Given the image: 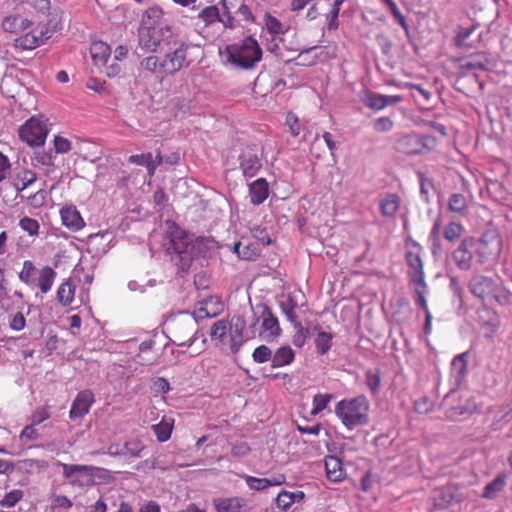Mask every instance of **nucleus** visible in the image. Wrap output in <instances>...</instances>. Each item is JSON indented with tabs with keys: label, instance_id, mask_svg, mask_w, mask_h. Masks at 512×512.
<instances>
[{
	"label": "nucleus",
	"instance_id": "nucleus-26",
	"mask_svg": "<svg viewBox=\"0 0 512 512\" xmlns=\"http://www.w3.org/2000/svg\"><path fill=\"white\" fill-rule=\"evenodd\" d=\"M92 59L97 66H105L111 56L110 46L103 41L93 42L90 47Z\"/></svg>",
	"mask_w": 512,
	"mask_h": 512
},
{
	"label": "nucleus",
	"instance_id": "nucleus-5",
	"mask_svg": "<svg viewBox=\"0 0 512 512\" xmlns=\"http://www.w3.org/2000/svg\"><path fill=\"white\" fill-rule=\"evenodd\" d=\"M472 247L476 262L485 266V269H490L498 262L502 251V238L497 230L489 229L479 238L472 237Z\"/></svg>",
	"mask_w": 512,
	"mask_h": 512
},
{
	"label": "nucleus",
	"instance_id": "nucleus-62",
	"mask_svg": "<svg viewBox=\"0 0 512 512\" xmlns=\"http://www.w3.org/2000/svg\"><path fill=\"white\" fill-rule=\"evenodd\" d=\"M153 389L158 393H167L170 390L169 382L162 377H158L153 381Z\"/></svg>",
	"mask_w": 512,
	"mask_h": 512
},
{
	"label": "nucleus",
	"instance_id": "nucleus-3",
	"mask_svg": "<svg viewBox=\"0 0 512 512\" xmlns=\"http://www.w3.org/2000/svg\"><path fill=\"white\" fill-rule=\"evenodd\" d=\"M370 404L366 396L358 395L353 398L340 400L335 405V414L348 430L368 423Z\"/></svg>",
	"mask_w": 512,
	"mask_h": 512
},
{
	"label": "nucleus",
	"instance_id": "nucleus-15",
	"mask_svg": "<svg viewBox=\"0 0 512 512\" xmlns=\"http://www.w3.org/2000/svg\"><path fill=\"white\" fill-rule=\"evenodd\" d=\"M475 253L472 247V237L464 238L452 252L451 258L460 270H470Z\"/></svg>",
	"mask_w": 512,
	"mask_h": 512
},
{
	"label": "nucleus",
	"instance_id": "nucleus-61",
	"mask_svg": "<svg viewBox=\"0 0 512 512\" xmlns=\"http://www.w3.org/2000/svg\"><path fill=\"white\" fill-rule=\"evenodd\" d=\"M414 408L418 413H427L432 408V402L427 397H423L415 401Z\"/></svg>",
	"mask_w": 512,
	"mask_h": 512
},
{
	"label": "nucleus",
	"instance_id": "nucleus-25",
	"mask_svg": "<svg viewBox=\"0 0 512 512\" xmlns=\"http://www.w3.org/2000/svg\"><path fill=\"white\" fill-rule=\"evenodd\" d=\"M139 67L142 71L152 73L156 77L162 78L163 76L168 75L162 57H158L156 55L144 57L140 61Z\"/></svg>",
	"mask_w": 512,
	"mask_h": 512
},
{
	"label": "nucleus",
	"instance_id": "nucleus-56",
	"mask_svg": "<svg viewBox=\"0 0 512 512\" xmlns=\"http://www.w3.org/2000/svg\"><path fill=\"white\" fill-rule=\"evenodd\" d=\"M72 506V501L64 495H56L52 498V508L68 509Z\"/></svg>",
	"mask_w": 512,
	"mask_h": 512
},
{
	"label": "nucleus",
	"instance_id": "nucleus-60",
	"mask_svg": "<svg viewBox=\"0 0 512 512\" xmlns=\"http://www.w3.org/2000/svg\"><path fill=\"white\" fill-rule=\"evenodd\" d=\"M389 10L391 12V14L393 15V17L395 18V20L398 22V24L404 28L405 30L408 29V25L406 23V20H405V17L404 15L401 13V11L399 10V8L397 7L396 3L392 4L390 7H389Z\"/></svg>",
	"mask_w": 512,
	"mask_h": 512
},
{
	"label": "nucleus",
	"instance_id": "nucleus-39",
	"mask_svg": "<svg viewBox=\"0 0 512 512\" xmlns=\"http://www.w3.org/2000/svg\"><path fill=\"white\" fill-rule=\"evenodd\" d=\"M144 449V445L140 440H130L123 443V454L122 457L137 458L141 456V452Z\"/></svg>",
	"mask_w": 512,
	"mask_h": 512
},
{
	"label": "nucleus",
	"instance_id": "nucleus-59",
	"mask_svg": "<svg viewBox=\"0 0 512 512\" xmlns=\"http://www.w3.org/2000/svg\"><path fill=\"white\" fill-rule=\"evenodd\" d=\"M47 193L44 190H38L34 195L29 197V203L35 207H41L44 205Z\"/></svg>",
	"mask_w": 512,
	"mask_h": 512
},
{
	"label": "nucleus",
	"instance_id": "nucleus-23",
	"mask_svg": "<svg viewBox=\"0 0 512 512\" xmlns=\"http://www.w3.org/2000/svg\"><path fill=\"white\" fill-rule=\"evenodd\" d=\"M213 506L217 512H241L246 500L242 497H218L213 500Z\"/></svg>",
	"mask_w": 512,
	"mask_h": 512
},
{
	"label": "nucleus",
	"instance_id": "nucleus-37",
	"mask_svg": "<svg viewBox=\"0 0 512 512\" xmlns=\"http://www.w3.org/2000/svg\"><path fill=\"white\" fill-rule=\"evenodd\" d=\"M333 396L332 394L326 393L321 394L318 393L313 397L312 400V409H311V415L316 416L319 413H321L323 410H325L332 400Z\"/></svg>",
	"mask_w": 512,
	"mask_h": 512
},
{
	"label": "nucleus",
	"instance_id": "nucleus-46",
	"mask_svg": "<svg viewBox=\"0 0 512 512\" xmlns=\"http://www.w3.org/2000/svg\"><path fill=\"white\" fill-rule=\"evenodd\" d=\"M488 60L483 54L465 60L463 66L472 70H485L487 68Z\"/></svg>",
	"mask_w": 512,
	"mask_h": 512
},
{
	"label": "nucleus",
	"instance_id": "nucleus-19",
	"mask_svg": "<svg viewBox=\"0 0 512 512\" xmlns=\"http://www.w3.org/2000/svg\"><path fill=\"white\" fill-rule=\"evenodd\" d=\"M239 166L246 178L254 177L262 164L258 154L253 149H247L239 155Z\"/></svg>",
	"mask_w": 512,
	"mask_h": 512
},
{
	"label": "nucleus",
	"instance_id": "nucleus-13",
	"mask_svg": "<svg viewBox=\"0 0 512 512\" xmlns=\"http://www.w3.org/2000/svg\"><path fill=\"white\" fill-rule=\"evenodd\" d=\"M469 289L474 296L482 300H488L492 297L499 301L497 294L499 286L490 277L483 275L473 276L469 282Z\"/></svg>",
	"mask_w": 512,
	"mask_h": 512
},
{
	"label": "nucleus",
	"instance_id": "nucleus-18",
	"mask_svg": "<svg viewBox=\"0 0 512 512\" xmlns=\"http://www.w3.org/2000/svg\"><path fill=\"white\" fill-rule=\"evenodd\" d=\"M340 456H326L325 457V471L326 476L331 482H340L346 477V471L343 468V459L346 457V446H343L340 451Z\"/></svg>",
	"mask_w": 512,
	"mask_h": 512
},
{
	"label": "nucleus",
	"instance_id": "nucleus-30",
	"mask_svg": "<svg viewBox=\"0 0 512 512\" xmlns=\"http://www.w3.org/2000/svg\"><path fill=\"white\" fill-rule=\"evenodd\" d=\"M163 15L164 12L162 8L158 6L150 7L144 12L140 26L157 27L164 25L163 23H160Z\"/></svg>",
	"mask_w": 512,
	"mask_h": 512
},
{
	"label": "nucleus",
	"instance_id": "nucleus-4",
	"mask_svg": "<svg viewBox=\"0 0 512 512\" xmlns=\"http://www.w3.org/2000/svg\"><path fill=\"white\" fill-rule=\"evenodd\" d=\"M227 61L237 68L253 69L262 59V48L251 36L226 47Z\"/></svg>",
	"mask_w": 512,
	"mask_h": 512
},
{
	"label": "nucleus",
	"instance_id": "nucleus-10",
	"mask_svg": "<svg viewBox=\"0 0 512 512\" xmlns=\"http://www.w3.org/2000/svg\"><path fill=\"white\" fill-rule=\"evenodd\" d=\"M166 247L169 253L177 254L180 260L186 265H189L196 256V243L192 241L188 233L179 228H175V230L170 233V239Z\"/></svg>",
	"mask_w": 512,
	"mask_h": 512
},
{
	"label": "nucleus",
	"instance_id": "nucleus-53",
	"mask_svg": "<svg viewBox=\"0 0 512 512\" xmlns=\"http://www.w3.org/2000/svg\"><path fill=\"white\" fill-rule=\"evenodd\" d=\"M50 418V413L47 407L37 408L31 416V423L39 426L45 420Z\"/></svg>",
	"mask_w": 512,
	"mask_h": 512
},
{
	"label": "nucleus",
	"instance_id": "nucleus-38",
	"mask_svg": "<svg viewBox=\"0 0 512 512\" xmlns=\"http://www.w3.org/2000/svg\"><path fill=\"white\" fill-rule=\"evenodd\" d=\"M198 18L202 20L205 25H210L218 22V20H222L219 9L215 5L207 6L202 9L198 14Z\"/></svg>",
	"mask_w": 512,
	"mask_h": 512
},
{
	"label": "nucleus",
	"instance_id": "nucleus-2",
	"mask_svg": "<svg viewBox=\"0 0 512 512\" xmlns=\"http://www.w3.org/2000/svg\"><path fill=\"white\" fill-rule=\"evenodd\" d=\"M244 328V322L233 327L227 319L217 320L210 328L211 341L223 352L237 354L246 342L243 335Z\"/></svg>",
	"mask_w": 512,
	"mask_h": 512
},
{
	"label": "nucleus",
	"instance_id": "nucleus-12",
	"mask_svg": "<svg viewBox=\"0 0 512 512\" xmlns=\"http://www.w3.org/2000/svg\"><path fill=\"white\" fill-rule=\"evenodd\" d=\"M189 45L181 40L174 41L173 45L162 57L167 74L174 75L189 65L187 59Z\"/></svg>",
	"mask_w": 512,
	"mask_h": 512
},
{
	"label": "nucleus",
	"instance_id": "nucleus-50",
	"mask_svg": "<svg viewBox=\"0 0 512 512\" xmlns=\"http://www.w3.org/2000/svg\"><path fill=\"white\" fill-rule=\"evenodd\" d=\"M365 382L373 394L378 392L381 384L380 374L378 371L368 370L365 374Z\"/></svg>",
	"mask_w": 512,
	"mask_h": 512
},
{
	"label": "nucleus",
	"instance_id": "nucleus-41",
	"mask_svg": "<svg viewBox=\"0 0 512 512\" xmlns=\"http://www.w3.org/2000/svg\"><path fill=\"white\" fill-rule=\"evenodd\" d=\"M273 352L267 345L256 347L252 353V359L257 364H263L269 360L272 362Z\"/></svg>",
	"mask_w": 512,
	"mask_h": 512
},
{
	"label": "nucleus",
	"instance_id": "nucleus-17",
	"mask_svg": "<svg viewBox=\"0 0 512 512\" xmlns=\"http://www.w3.org/2000/svg\"><path fill=\"white\" fill-rule=\"evenodd\" d=\"M94 402L95 395L91 390L85 389L80 391L71 405L69 411L70 419L75 420L83 418L86 414H88Z\"/></svg>",
	"mask_w": 512,
	"mask_h": 512
},
{
	"label": "nucleus",
	"instance_id": "nucleus-45",
	"mask_svg": "<svg viewBox=\"0 0 512 512\" xmlns=\"http://www.w3.org/2000/svg\"><path fill=\"white\" fill-rule=\"evenodd\" d=\"M463 226L457 222H450L444 230V237L447 241L453 242L459 239L463 233Z\"/></svg>",
	"mask_w": 512,
	"mask_h": 512
},
{
	"label": "nucleus",
	"instance_id": "nucleus-47",
	"mask_svg": "<svg viewBox=\"0 0 512 512\" xmlns=\"http://www.w3.org/2000/svg\"><path fill=\"white\" fill-rule=\"evenodd\" d=\"M244 480L246 482V485L251 490L263 491L270 487L268 478H257L254 476L246 475L244 476Z\"/></svg>",
	"mask_w": 512,
	"mask_h": 512
},
{
	"label": "nucleus",
	"instance_id": "nucleus-32",
	"mask_svg": "<svg viewBox=\"0 0 512 512\" xmlns=\"http://www.w3.org/2000/svg\"><path fill=\"white\" fill-rule=\"evenodd\" d=\"M174 420L170 417H163L158 423L153 425L152 429L157 436L158 441L165 442L171 437Z\"/></svg>",
	"mask_w": 512,
	"mask_h": 512
},
{
	"label": "nucleus",
	"instance_id": "nucleus-6",
	"mask_svg": "<svg viewBox=\"0 0 512 512\" xmlns=\"http://www.w3.org/2000/svg\"><path fill=\"white\" fill-rule=\"evenodd\" d=\"M56 276L57 273L52 267L46 265L37 268L30 260L23 262L19 272V279L22 283L31 289L38 288L43 294H47L52 289Z\"/></svg>",
	"mask_w": 512,
	"mask_h": 512
},
{
	"label": "nucleus",
	"instance_id": "nucleus-64",
	"mask_svg": "<svg viewBox=\"0 0 512 512\" xmlns=\"http://www.w3.org/2000/svg\"><path fill=\"white\" fill-rule=\"evenodd\" d=\"M179 324H182L184 327L193 330L196 327V319L189 313L181 312V319L179 321Z\"/></svg>",
	"mask_w": 512,
	"mask_h": 512
},
{
	"label": "nucleus",
	"instance_id": "nucleus-31",
	"mask_svg": "<svg viewBox=\"0 0 512 512\" xmlns=\"http://www.w3.org/2000/svg\"><path fill=\"white\" fill-rule=\"evenodd\" d=\"M448 208L450 212L464 216L468 208L467 198L461 193L451 194L448 200Z\"/></svg>",
	"mask_w": 512,
	"mask_h": 512
},
{
	"label": "nucleus",
	"instance_id": "nucleus-42",
	"mask_svg": "<svg viewBox=\"0 0 512 512\" xmlns=\"http://www.w3.org/2000/svg\"><path fill=\"white\" fill-rule=\"evenodd\" d=\"M415 290V301L416 303L424 310L425 314L429 311L426 294L428 292V287L426 282H422L421 284H413Z\"/></svg>",
	"mask_w": 512,
	"mask_h": 512
},
{
	"label": "nucleus",
	"instance_id": "nucleus-44",
	"mask_svg": "<svg viewBox=\"0 0 512 512\" xmlns=\"http://www.w3.org/2000/svg\"><path fill=\"white\" fill-rule=\"evenodd\" d=\"M293 326L295 328V334L293 335L292 343L296 347L302 348L308 339L309 331L302 326L301 322L294 323Z\"/></svg>",
	"mask_w": 512,
	"mask_h": 512
},
{
	"label": "nucleus",
	"instance_id": "nucleus-29",
	"mask_svg": "<svg viewBox=\"0 0 512 512\" xmlns=\"http://www.w3.org/2000/svg\"><path fill=\"white\" fill-rule=\"evenodd\" d=\"M436 505L440 507H447L454 502L460 501V498L456 494V489L453 486H446L437 491Z\"/></svg>",
	"mask_w": 512,
	"mask_h": 512
},
{
	"label": "nucleus",
	"instance_id": "nucleus-54",
	"mask_svg": "<svg viewBox=\"0 0 512 512\" xmlns=\"http://www.w3.org/2000/svg\"><path fill=\"white\" fill-rule=\"evenodd\" d=\"M54 148L56 153L64 154L71 149V142L62 136H55Z\"/></svg>",
	"mask_w": 512,
	"mask_h": 512
},
{
	"label": "nucleus",
	"instance_id": "nucleus-1",
	"mask_svg": "<svg viewBox=\"0 0 512 512\" xmlns=\"http://www.w3.org/2000/svg\"><path fill=\"white\" fill-rule=\"evenodd\" d=\"M1 25L5 32L21 34L15 39L14 46L23 50L35 49L52 36L46 24L33 27L29 19L19 14L5 17Z\"/></svg>",
	"mask_w": 512,
	"mask_h": 512
},
{
	"label": "nucleus",
	"instance_id": "nucleus-11",
	"mask_svg": "<svg viewBox=\"0 0 512 512\" xmlns=\"http://www.w3.org/2000/svg\"><path fill=\"white\" fill-rule=\"evenodd\" d=\"M18 134L20 139L29 146L40 147L44 145L48 135L46 121L31 117L19 128Z\"/></svg>",
	"mask_w": 512,
	"mask_h": 512
},
{
	"label": "nucleus",
	"instance_id": "nucleus-9",
	"mask_svg": "<svg viewBox=\"0 0 512 512\" xmlns=\"http://www.w3.org/2000/svg\"><path fill=\"white\" fill-rule=\"evenodd\" d=\"M172 36L170 25L157 27L140 26L138 30V44L147 52H156L161 43L166 42Z\"/></svg>",
	"mask_w": 512,
	"mask_h": 512
},
{
	"label": "nucleus",
	"instance_id": "nucleus-20",
	"mask_svg": "<svg viewBox=\"0 0 512 512\" xmlns=\"http://www.w3.org/2000/svg\"><path fill=\"white\" fill-rule=\"evenodd\" d=\"M60 216L62 224L71 231H80L85 226V221L75 206L67 205L62 207Z\"/></svg>",
	"mask_w": 512,
	"mask_h": 512
},
{
	"label": "nucleus",
	"instance_id": "nucleus-16",
	"mask_svg": "<svg viewBox=\"0 0 512 512\" xmlns=\"http://www.w3.org/2000/svg\"><path fill=\"white\" fill-rule=\"evenodd\" d=\"M83 268L77 265L72 273V277L65 280L57 289V300L62 306H69L72 304L75 297V290L77 282L80 281V273Z\"/></svg>",
	"mask_w": 512,
	"mask_h": 512
},
{
	"label": "nucleus",
	"instance_id": "nucleus-28",
	"mask_svg": "<svg viewBox=\"0 0 512 512\" xmlns=\"http://www.w3.org/2000/svg\"><path fill=\"white\" fill-rule=\"evenodd\" d=\"M508 476L504 473L498 475L493 481L488 483L483 492V498L495 499L497 495L504 489Z\"/></svg>",
	"mask_w": 512,
	"mask_h": 512
},
{
	"label": "nucleus",
	"instance_id": "nucleus-34",
	"mask_svg": "<svg viewBox=\"0 0 512 512\" xmlns=\"http://www.w3.org/2000/svg\"><path fill=\"white\" fill-rule=\"evenodd\" d=\"M280 308L289 322L292 324L300 322L295 313V310L298 308V303L291 295H288L286 298L281 300Z\"/></svg>",
	"mask_w": 512,
	"mask_h": 512
},
{
	"label": "nucleus",
	"instance_id": "nucleus-24",
	"mask_svg": "<svg viewBox=\"0 0 512 512\" xmlns=\"http://www.w3.org/2000/svg\"><path fill=\"white\" fill-rule=\"evenodd\" d=\"M304 498L305 493L301 490L293 492L288 490H281L275 499V503L278 509L286 512L292 507L293 504L302 502Z\"/></svg>",
	"mask_w": 512,
	"mask_h": 512
},
{
	"label": "nucleus",
	"instance_id": "nucleus-7",
	"mask_svg": "<svg viewBox=\"0 0 512 512\" xmlns=\"http://www.w3.org/2000/svg\"><path fill=\"white\" fill-rule=\"evenodd\" d=\"M250 328L254 333L257 331L260 339L268 343L277 341L282 332L278 318L264 304L253 308V322Z\"/></svg>",
	"mask_w": 512,
	"mask_h": 512
},
{
	"label": "nucleus",
	"instance_id": "nucleus-51",
	"mask_svg": "<svg viewBox=\"0 0 512 512\" xmlns=\"http://www.w3.org/2000/svg\"><path fill=\"white\" fill-rule=\"evenodd\" d=\"M286 124L289 126L290 133L294 137L300 136L303 126L300 123L299 118L295 114L291 112L287 114Z\"/></svg>",
	"mask_w": 512,
	"mask_h": 512
},
{
	"label": "nucleus",
	"instance_id": "nucleus-8",
	"mask_svg": "<svg viewBox=\"0 0 512 512\" xmlns=\"http://www.w3.org/2000/svg\"><path fill=\"white\" fill-rule=\"evenodd\" d=\"M62 468L63 477L68 481L72 487L86 488L95 483L96 478H100L104 472L103 469L80 464H66L58 462L57 464Z\"/></svg>",
	"mask_w": 512,
	"mask_h": 512
},
{
	"label": "nucleus",
	"instance_id": "nucleus-27",
	"mask_svg": "<svg viewBox=\"0 0 512 512\" xmlns=\"http://www.w3.org/2000/svg\"><path fill=\"white\" fill-rule=\"evenodd\" d=\"M295 359V352L289 345H282L273 353L272 368L290 365Z\"/></svg>",
	"mask_w": 512,
	"mask_h": 512
},
{
	"label": "nucleus",
	"instance_id": "nucleus-36",
	"mask_svg": "<svg viewBox=\"0 0 512 512\" xmlns=\"http://www.w3.org/2000/svg\"><path fill=\"white\" fill-rule=\"evenodd\" d=\"M363 102L367 107L376 111L383 110L386 107L385 95L375 92H367Z\"/></svg>",
	"mask_w": 512,
	"mask_h": 512
},
{
	"label": "nucleus",
	"instance_id": "nucleus-14",
	"mask_svg": "<svg viewBox=\"0 0 512 512\" xmlns=\"http://www.w3.org/2000/svg\"><path fill=\"white\" fill-rule=\"evenodd\" d=\"M421 250L422 249L418 244H414L413 248L407 251L405 256L408 266V275L412 284H421L422 282H425Z\"/></svg>",
	"mask_w": 512,
	"mask_h": 512
},
{
	"label": "nucleus",
	"instance_id": "nucleus-52",
	"mask_svg": "<svg viewBox=\"0 0 512 512\" xmlns=\"http://www.w3.org/2000/svg\"><path fill=\"white\" fill-rule=\"evenodd\" d=\"M452 370L457 373L458 376H463L466 372L467 363L465 360V354H459L452 360Z\"/></svg>",
	"mask_w": 512,
	"mask_h": 512
},
{
	"label": "nucleus",
	"instance_id": "nucleus-21",
	"mask_svg": "<svg viewBox=\"0 0 512 512\" xmlns=\"http://www.w3.org/2000/svg\"><path fill=\"white\" fill-rule=\"evenodd\" d=\"M128 161L129 163L145 167L148 175L152 177L155 174L157 167L162 164L163 158L160 152H158L155 157H153L152 153L148 152L131 155Z\"/></svg>",
	"mask_w": 512,
	"mask_h": 512
},
{
	"label": "nucleus",
	"instance_id": "nucleus-57",
	"mask_svg": "<svg viewBox=\"0 0 512 512\" xmlns=\"http://www.w3.org/2000/svg\"><path fill=\"white\" fill-rule=\"evenodd\" d=\"M26 325L25 317L22 313L18 312L14 314L10 321V328L14 331H21Z\"/></svg>",
	"mask_w": 512,
	"mask_h": 512
},
{
	"label": "nucleus",
	"instance_id": "nucleus-35",
	"mask_svg": "<svg viewBox=\"0 0 512 512\" xmlns=\"http://www.w3.org/2000/svg\"><path fill=\"white\" fill-rule=\"evenodd\" d=\"M333 335L329 332L319 331L315 338L316 351L320 355H325L332 346Z\"/></svg>",
	"mask_w": 512,
	"mask_h": 512
},
{
	"label": "nucleus",
	"instance_id": "nucleus-58",
	"mask_svg": "<svg viewBox=\"0 0 512 512\" xmlns=\"http://www.w3.org/2000/svg\"><path fill=\"white\" fill-rule=\"evenodd\" d=\"M339 12H340L339 9H336V8L332 7L330 12L327 14V16H326V18H327V28L329 30H335V29L338 28V26H339V22H338Z\"/></svg>",
	"mask_w": 512,
	"mask_h": 512
},
{
	"label": "nucleus",
	"instance_id": "nucleus-43",
	"mask_svg": "<svg viewBox=\"0 0 512 512\" xmlns=\"http://www.w3.org/2000/svg\"><path fill=\"white\" fill-rule=\"evenodd\" d=\"M20 228L27 232L29 236L34 237L37 236L40 229V224L36 219L30 217H23L19 221Z\"/></svg>",
	"mask_w": 512,
	"mask_h": 512
},
{
	"label": "nucleus",
	"instance_id": "nucleus-33",
	"mask_svg": "<svg viewBox=\"0 0 512 512\" xmlns=\"http://www.w3.org/2000/svg\"><path fill=\"white\" fill-rule=\"evenodd\" d=\"M400 199L395 194H388L380 202V210L383 216L393 217L399 209Z\"/></svg>",
	"mask_w": 512,
	"mask_h": 512
},
{
	"label": "nucleus",
	"instance_id": "nucleus-55",
	"mask_svg": "<svg viewBox=\"0 0 512 512\" xmlns=\"http://www.w3.org/2000/svg\"><path fill=\"white\" fill-rule=\"evenodd\" d=\"M393 126V121L389 117H380L374 123V129L378 132H389Z\"/></svg>",
	"mask_w": 512,
	"mask_h": 512
},
{
	"label": "nucleus",
	"instance_id": "nucleus-40",
	"mask_svg": "<svg viewBox=\"0 0 512 512\" xmlns=\"http://www.w3.org/2000/svg\"><path fill=\"white\" fill-rule=\"evenodd\" d=\"M264 23L267 31L273 35H282L286 32V29L282 22L271 14H266L264 17Z\"/></svg>",
	"mask_w": 512,
	"mask_h": 512
},
{
	"label": "nucleus",
	"instance_id": "nucleus-49",
	"mask_svg": "<svg viewBox=\"0 0 512 512\" xmlns=\"http://www.w3.org/2000/svg\"><path fill=\"white\" fill-rule=\"evenodd\" d=\"M41 433L37 425L30 423L20 433V440L23 442L36 441L40 438Z\"/></svg>",
	"mask_w": 512,
	"mask_h": 512
},
{
	"label": "nucleus",
	"instance_id": "nucleus-48",
	"mask_svg": "<svg viewBox=\"0 0 512 512\" xmlns=\"http://www.w3.org/2000/svg\"><path fill=\"white\" fill-rule=\"evenodd\" d=\"M23 497V491L19 489L8 492L0 501L2 507H14Z\"/></svg>",
	"mask_w": 512,
	"mask_h": 512
},
{
	"label": "nucleus",
	"instance_id": "nucleus-22",
	"mask_svg": "<svg viewBox=\"0 0 512 512\" xmlns=\"http://www.w3.org/2000/svg\"><path fill=\"white\" fill-rule=\"evenodd\" d=\"M249 198L251 204L259 206L263 204L269 196V184L265 178H258L248 185Z\"/></svg>",
	"mask_w": 512,
	"mask_h": 512
},
{
	"label": "nucleus",
	"instance_id": "nucleus-63",
	"mask_svg": "<svg viewBox=\"0 0 512 512\" xmlns=\"http://www.w3.org/2000/svg\"><path fill=\"white\" fill-rule=\"evenodd\" d=\"M252 233L255 238H257L259 241H261L262 244L268 245L271 243V239L268 236L265 229H263L261 227H256L252 230Z\"/></svg>",
	"mask_w": 512,
	"mask_h": 512
}]
</instances>
